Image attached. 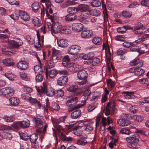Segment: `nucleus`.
Instances as JSON below:
<instances>
[{"label": "nucleus", "instance_id": "79ce46f5", "mask_svg": "<svg viewBox=\"0 0 149 149\" xmlns=\"http://www.w3.org/2000/svg\"><path fill=\"white\" fill-rule=\"evenodd\" d=\"M54 63L52 61H50L49 62L45 69L46 73L47 76V73L48 71V69H50L52 68L54 66Z\"/></svg>", "mask_w": 149, "mask_h": 149}, {"label": "nucleus", "instance_id": "dca6fc26", "mask_svg": "<svg viewBox=\"0 0 149 149\" xmlns=\"http://www.w3.org/2000/svg\"><path fill=\"white\" fill-rule=\"evenodd\" d=\"M100 59L97 58H95L91 59V60L90 61H86L84 62V63L86 64H92V65L93 66H96L100 62Z\"/></svg>", "mask_w": 149, "mask_h": 149}, {"label": "nucleus", "instance_id": "2f4dec72", "mask_svg": "<svg viewBox=\"0 0 149 149\" xmlns=\"http://www.w3.org/2000/svg\"><path fill=\"white\" fill-rule=\"evenodd\" d=\"M94 57V55L90 53L87 54H85L82 56V58L84 60H87V61L91 60Z\"/></svg>", "mask_w": 149, "mask_h": 149}, {"label": "nucleus", "instance_id": "6e6d98bb", "mask_svg": "<svg viewBox=\"0 0 149 149\" xmlns=\"http://www.w3.org/2000/svg\"><path fill=\"white\" fill-rule=\"evenodd\" d=\"M12 129L11 127L9 126L1 125H0V130H8Z\"/></svg>", "mask_w": 149, "mask_h": 149}, {"label": "nucleus", "instance_id": "49530a36", "mask_svg": "<svg viewBox=\"0 0 149 149\" xmlns=\"http://www.w3.org/2000/svg\"><path fill=\"white\" fill-rule=\"evenodd\" d=\"M83 124L84 131L87 132H90L91 131L93 130V127L89 124H85L84 123H83Z\"/></svg>", "mask_w": 149, "mask_h": 149}, {"label": "nucleus", "instance_id": "39448f33", "mask_svg": "<svg viewBox=\"0 0 149 149\" xmlns=\"http://www.w3.org/2000/svg\"><path fill=\"white\" fill-rule=\"evenodd\" d=\"M49 25L50 27L49 26V24H48L47 25L49 28H50L52 33L56 34L59 33V31H60V29L62 27L61 25L59 24L58 23H55L51 25L49 24Z\"/></svg>", "mask_w": 149, "mask_h": 149}, {"label": "nucleus", "instance_id": "412c9836", "mask_svg": "<svg viewBox=\"0 0 149 149\" xmlns=\"http://www.w3.org/2000/svg\"><path fill=\"white\" fill-rule=\"evenodd\" d=\"M92 35V33L90 31L84 30L82 32L81 36L83 38H88L91 37Z\"/></svg>", "mask_w": 149, "mask_h": 149}, {"label": "nucleus", "instance_id": "1a4fd4ad", "mask_svg": "<svg viewBox=\"0 0 149 149\" xmlns=\"http://www.w3.org/2000/svg\"><path fill=\"white\" fill-rule=\"evenodd\" d=\"M126 141L128 142L131 143H137L139 141V137L136 134L127 137Z\"/></svg>", "mask_w": 149, "mask_h": 149}, {"label": "nucleus", "instance_id": "f03ea898", "mask_svg": "<svg viewBox=\"0 0 149 149\" xmlns=\"http://www.w3.org/2000/svg\"><path fill=\"white\" fill-rule=\"evenodd\" d=\"M88 74L86 71L84 70H80L77 74V77L79 79L82 80L80 82H78L77 84L80 86L85 84L87 82Z\"/></svg>", "mask_w": 149, "mask_h": 149}, {"label": "nucleus", "instance_id": "13d9d810", "mask_svg": "<svg viewBox=\"0 0 149 149\" xmlns=\"http://www.w3.org/2000/svg\"><path fill=\"white\" fill-rule=\"evenodd\" d=\"M36 79L37 82H40L43 79V77L41 74H38L36 76Z\"/></svg>", "mask_w": 149, "mask_h": 149}, {"label": "nucleus", "instance_id": "e2e57ef3", "mask_svg": "<svg viewBox=\"0 0 149 149\" xmlns=\"http://www.w3.org/2000/svg\"><path fill=\"white\" fill-rule=\"evenodd\" d=\"M74 130V134L77 136H80L82 132L76 127L72 128Z\"/></svg>", "mask_w": 149, "mask_h": 149}, {"label": "nucleus", "instance_id": "0eeeda50", "mask_svg": "<svg viewBox=\"0 0 149 149\" xmlns=\"http://www.w3.org/2000/svg\"><path fill=\"white\" fill-rule=\"evenodd\" d=\"M81 47L79 46L74 45L70 47L68 49V53L74 55L76 54L80 50Z\"/></svg>", "mask_w": 149, "mask_h": 149}, {"label": "nucleus", "instance_id": "a19ab883", "mask_svg": "<svg viewBox=\"0 0 149 149\" xmlns=\"http://www.w3.org/2000/svg\"><path fill=\"white\" fill-rule=\"evenodd\" d=\"M37 36L38 39V42L34 45L35 47L38 50L40 49L41 45L40 43V34L38 31H37Z\"/></svg>", "mask_w": 149, "mask_h": 149}, {"label": "nucleus", "instance_id": "4be33fe9", "mask_svg": "<svg viewBox=\"0 0 149 149\" xmlns=\"http://www.w3.org/2000/svg\"><path fill=\"white\" fill-rule=\"evenodd\" d=\"M9 101L11 104L14 106L17 105L19 103V100L15 97H11L9 99Z\"/></svg>", "mask_w": 149, "mask_h": 149}, {"label": "nucleus", "instance_id": "680f3d73", "mask_svg": "<svg viewBox=\"0 0 149 149\" xmlns=\"http://www.w3.org/2000/svg\"><path fill=\"white\" fill-rule=\"evenodd\" d=\"M142 30L136 27L134 30V33L136 34L141 35L143 33Z\"/></svg>", "mask_w": 149, "mask_h": 149}, {"label": "nucleus", "instance_id": "ea45409f", "mask_svg": "<svg viewBox=\"0 0 149 149\" xmlns=\"http://www.w3.org/2000/svg\"><path fill=\"white\" fill-rule=\"evenodd\" d=\"M36 125L37 127H42L43 123L42 121L39 118H35Z\"/></svg>", "mask_w": 149, "mask_h": 149}, {"label": "nucleus", "instance_id": "603ef678", "mask_svg": "<svg viewBox=\"0 0 149 149\" xmlns=\"http://www.w3.org/2000/svg\"><path fill=\"white\" fill-rule=\"evenodd\" d=\"M34 70L37 73L42 72L43 71L42 68L39 65H37L35 66Z\"/></svg>", "mask_w": 149, "mask_h": 149}, {"label": "nucleus", "instance_id": "a211bd4d", "mask_svg": "<svg viewBox=\"0 0 149 149\" xmlns=\"http://www.w3.org/2000/svg\"><path fill=\"white\" fill-rule=\"evenodd\" d=\"M58 46L61 47H65L68 46V44L67 41L65 39H61L57 41Z\"/></svg>", "mask_w": 149, "mask_h": 149}, {"label": "nucleus", "instance_id": "37998d69", "mask_svg": "<svg viewBox=\"0 0 149 149\" xmlns=\"http://www.w3.org/2000/svg\"><path fill=\"white\" fill-rule=\"evenodd\" d=\"M132 119L138 122H141L143 120V117L140 115H134L132 117Z\"/></svg>", "mask_w": 149, "mask_h": 149}, {"label": "nucleus", "instance_id": "bf43d9fd", "mask_svg": "<svg viewBox=\"0 0 149 149\" xmlns=\"http://www.w3.org/2000/svg\"><path fill=\"white\" fill-rule=\"evenodd\" d=\"M107 107L114 110L115 109V104L113 102H109L107 104Z\"/></svg>", "mask_w": 149, "mask_h": 149}, {"label": "nucleus", "instance_id": "473e14b6", "mask_svg": "<svg viewBox=\"0 0 149 149\" xmlns=\"http://www.w3.org/2000/svg\"><path fill=\"white\" fill-rule=\"evenodd\" d=\"M144 72L145 70L144 69L140 68V67H136V70L135 71L136 75L140 76Z\"/></svg>", "mask_w": 149, "mask_h": 149}, {"label": "nucleus", "instance_id": "5701e85b", "mask_svg": "<svg viewBox=\"0 0 149 149\" xmlns=\"http://www.w3.org/2000/svg\"><path fill=\"white\" fill-rule=\"evenodd\" d=\"M77 7L78 10L81 11L82 12H86L88 11L91 10L85 4L79 5Z\"/></svg>", "mask_w": 149, "mask_h": 149}, {"label": "nucleus", "instance_id": "338daca9", "mask_svg": "<svg viewBox=\"0 0 149 149\" xmlns=\"http://www.w3.org/2000/svg\"><path fill=\"white\" fill-rule=\"evenodd\" d=\"M68 90L70 92H74L76 89V88L73 85H70L67 88Z\"/></svg>", "mask_w": 149, "mask_h": 149}, {"label": "nucleus", "instance_id": "b1692460", "mask_svg": "<svg viewBox=\"0 0 149 149\" xmlns=\"http://www.w3.org/2000/svg\"><path fill=\"white\" fill-rule=\"evenodd\" d=\"M46 93L47 96L52 97L55 94V90L52 88H47L46 90Z\"/></svg>", "mask_w": 149, "mask_h": 149}, {"label": "nucleus", "instance_id": "cd10ccee", "mask_svg": "<svg viewBox=\"0 0 149 149\" xmlns=\"http://www.w3.org/2000/svg\"><path fill=\"white\" fill-rule=\"evenodd\" d=\"M78 11V7H70L67 9V12L69 14H76Z\"/></svg>", "mask_w": 149, "mask_h": 149}, {"label": "nucleus", "instance_id": "c03bdc74", "mask_svg": "<svg viewBox=\"0 0 149 149\" xmlns=\"http://www.w3.org/2000/svg\"><path fill=\"white\" fill-rule=\"evenodd\" d=\"M5 76L10 80H13L15 78V76L10 72H7L5 74Z\"/></svg>", "mask_w": 149, "mask_h": 149}, {"label": "nucleus", "instance_id": "ddd939ff", "mask_svg": "<svg viewBox=\"0 0 149 149\" xmlns=\"http://www.w3.org/2000/svg\"><path fill=\"white\" fill-rule=\"evenodd\" d=\"M62 64L63 66L67 67H71L73 65V63H71L70 61L69 56H65L63 58Z\"/></svg>", "mask_w": 149, "mask_h": 149}, {"label": "nucleus", "instance_id": "58836bf2", "mask_svg": "<svg viewBox=\"0 0 149 149\" xmlns=\"http://www.w3.org/2000/svg\"><path fill=\"white\" fill-rule=\"evenodd\" d=\"M57 74V71L53 69L50 70L49 71H48L47 74H48L50 77L53 78L56 76Z\"/></svg>", "mask_w": 149, "mask_h": 149}, {"label": "nucleus", "instance_id": "9d476101", "mask_svg": "<svg viewBox=\"0 0 149 149\" xmlns=\"http://www.w3.org/2000/svg\"><path fill=\"white\" fill-rule=\"evenodd\" d=\"M77 101L78 98L77 97H72L67 101L66 104L68 107H74V106H76V105Z\"/></svg>", "mask_w": 149, "mask_h": 149}, {"label": "nucleus", "instance_id": "6ab92c4d", "mask_svg": "<svg viewBox=\"0 0 149 149\" xmlns=\"http://www.w3.org/2000/svg\"><path fill=\"white\" fill-rule=\"evenodd\" d=\"M130 64L132 66L138 65L137 67H141L143 65V63L141 60L139 58L135 59L130 62Z\"/></svg>", "mask_w": 149, "mask_h": 149}, {"label": "nucleus", "instance_id": "de8ad7c7", "mask_svg": "<svg viewBox=\"0 0 149 149\" xmlns=\"http://www.w3.org/2000/svg\"><path fill=\"white\" fill-rule=\"evenodd\" d=\"M3 119L8 122H12L15 120V118L13 117L6 115L4 116Z\"/></svg>", "mask_w": 149, "mask_h": 149}, {"label": "nucleus", "instance_id": "20e7f679", "mask_svg": "<svg viewBox=\"0 0 149 149\" xmlns=\"http://www.w3.org/2000/svg\"><path fill=\"white\" fill-rule=\"evenodd\" d=\"M97 10H92L85 12H82L81 13V18L83 20H86L88 19L91 16V15L96 16L98 15L95 14L97 12Z\"/></svg>", "mask_w": 149, "mask_h": 149}, {"label": "nucleus", "instance_id": "72a5a7b5", "mask_svg": "<svg viewBox=\"0 0 149 149\" xmlns=\"http://www.w3.org/2000/svg\"><path fill=\"white\" fill-rule=\"evenodd\" d=\"M59 123V122L57 120H56L53 121V123L54 125L58 131L60 132L61 130L62 129V127L61 125L58 124Z\"/></svg>", "mask_w": 149, "mask_h": 149}, {"label": "nucleus", "instance_id": "7c9ffc66", "mask_svg": "<svg viewBox=\"0 0 149 149\" xmlns=\"http://www.w3.org/2000/svg\"><path fill=\"white\" fill-rule=\"evenodd\" d=\"M29 102L30 103L32 104H36L39 107H40L41 106V104L39 101H38L36 99L32 98L31 97H29Z\"/></svg>", "mask_w": 149, "mask_h": 149}, {"label": "nucleus", "instance_id": "69168bd1", "mask_svg": "<svg viewBox=\"0 0 149 149\" xmlns=\"http://www.w3.org/2000/svg\"><path fill=\"white\" fill-rule=\"evenodd\" d=\"M20 76L22 79L27 81L28 80V78L27 77V75L26 74L23 72L20 73Z\"/></svg>", "mask_w": 149, "mask_h": 149}, {"label": "nucleus", "instance_id": "4468645a", "mask_svg": "<svg viewBox=\"0 0 149 149\" xmlns=\"http://www.w3.org/2000/svg\"><path fill=\"white\" fill-rule=\"evenodd\" d=\"M17 66L20 70H25L28 67V63L25 61H19L17 63Z\"/></svg>", "mask_w": 149, "mask_h": 149}, {"label": "nucleus", "instance_id": "864d4df0", "mask_svg": "<svg viewBox=\"0 0 149 149\" xmlns=\"http://www.w3.org/2000/svg\"><path fill=\"white\" fill-rule=\"evenodd\" d=\"M0 38L2 42H7L8 41V37L6 35L0 34Z\"/></svg>", "mask_w": 149, "mask_h": 149}, {"label": "nucleus", "instance_id": "5fc2aeb1", "mask_svg": "<svg viewBox=\"0 0 149 149\" xmlns=\"http://www.w3.org/2000/svg\"><path fill=\"white\" fill-rule=\"evenodd\" d=\"M84 106V104H77L76 106L74 107H70L68 109V111L69 112H71L73 111L74 109L80 108L81 107Z\"/></svg>", "mask_w": 149, "mask_h": 149}, {"label": "nucleus", "instance_id": "bb28decb", "mask_svg": "<svg viewBox=\"0 0 149 149\" xmlns=\"http://www.w3.org/2000/svg\"><path fill=\"white\" fill-rule=\"evenodd\" d=\"M81 113V111L80 110H77L71 113V117L73 119L77 118L80 115Z\"/></svg>", "mask_w": 149, "mask_h": 149}, {"label": "nucleus", "instance_id": "a18cd8bd", "mask_svg": "<svg viewBox=\"0 0 149 149\" xmlns=\"http://www.w3.org/2000/svg\"><path fill=\"white\" fill-rule=\"evenodd\" d=\"M122 14L124 17L127 18L130 17L132 15V13L131 12L127 10L123 11L122 12Z\"/></svg>", "mask_w": 149, "mask_h": 149}, {"label": "nucleus", "instance_id": "423d86ee", "mask_svg": "<svg viewBox=\"0 0 149 149\" xmlns=\"http://www.w3.org/2000/svg\"><path fill=\"white\" fill-rule=\"evenodd\" d=\"M38 138L37 134L35 133L30 136V140L31 143V147L33 148L36 149L39 147V145L36 142Z\"/></svg>", "mask_w": 149, "mask_h": 149}, {"label": "nucleus", "instance_id": "3c124183", "mask_svg": "<svg viewBox=\"0 0 149 149\" xmlns=\"http://www.w3.org/2000/svg\"><path fill=\"white\" fill-rule=\"evenodd\" d=\"M149 37V35L148 34H146L144 35L141 38H139L138 40H135V42L137 43H140L141 42L144 41L146 38H148Z\"/></svg>", "mask_w": 149, "mask_h": 149}, {"label": "nucleus", "instance_id": "aec40b11", "mask_svg": "<svg viewBox=\"0 0 149 149\" xmlns=\"http://www.w3.org/2000/svg\"><path fill=\"white\" fill-rule=\"evenodd\" d=\"M77 17L76 14H69L65 16V19L67 21L71 22L75 20Z\"/></svg>", "mask_w": 149, "mask_h": 149}, {"label": "nucleus", "instance_id": "f704fd0d", "mask_svg": "<svg viewBox=\"0 0 149 149\" xmlns=\"http://www.w3.org/2000/svg\"><path fill=\"white\" fill-rule=\"evenodd\" d=\"M3 138L6 139L11 140L13 138V136L10 133L3 132L2 134Z\"/></svg>", "mask_w": 149, "mask_h": 149}, {"label": "nucleus", "instance_id": "2eb2a0df", "mask_svg": "<svg viewBox=\"0 0 149 149\" xmlns=\"http://www.w3.org/2000/svg\"><path fill=\"white\" fill-rule=\"evenodd\" d=\"M2 63L4 65L6 66H12L15 64L13 60L10 58H7L3 60Z\"/></svg>", "mask_w": 149, "mask_h": 149}, {"label": "nucleus", "instance_id": "f257e3e1", "mask_svg": "<svg viewBox=\"0 0 149 149\" xmlns=\"http://www.w3.org/2000/svg\"><path fill=\"white\" fill-rule=\"evenodd\" d=\"M23 44V42L21 40H19L18 42H16L14 40L9 41L8 42V44L10 48H13L14 49L10 51L9 49L6 46L2 45L1 47L2 51L3 53L8 52V54L12 55L15 52V49L18 48L19 46L22 45Z\"/></svg>", "mask_w": 149, "mask_h": 149}, {"label": "nucleus", "instance_id": "c756f323", "mask_svg": "<svg viewBox=\"0 0 149 149\" xmlns=\"http://www.w3.org/2000/svg\"><path fill=\"white\" fill-rule=\"evenodd\" d=\"M92 42L95 45H99L102 43V39L100 37H95L93 38Z\"/></svg>", "mask_w": 149, "mask_h": 149}, {"label": "nucleus", "instance_id": "052dcab7", "mask_svg": "<svg viewBox=\"0 0 149 149\" xmlns=\"http://www.w3.org/2000/svg\"><path fill=\"white\" fill-rule=\"evenodd\" d=\"M125 26L120 27L117 29V31L119 33H123L126 32Z\"/></svg>", "mask_w": 149, "mask_h": 149}, {"label": "nucleus", "instance_id": "7ed1b4c3", "mask_svg": "<svg viewBox=\"0 0 149 149\" xmlns=\"http://www.w3.org/2000/svg\"><path fill=\"white\" fill-rule=\"evenodd\" d=\"M14 93L13 89L10 87H6L0 90V95H3L9 97L12 96Z\"/></svg>", "mask_w": 149, "mask_h": 149}, {"label": "nucleus", "instance_id": "c9c22d12", "mask_svg": "<svg viewBox=\"0 0 149 149\" xmlns=\"http://www.w3.org/2000/svg\"><path fill=\"white\" fill-rule=\"evenodd\" d=\"M31 8L34 12H36L38 11L40 8L39 3L37 2L33 3L31 5Z\"/></svg>", "mask_w": 149, "mask_h": 149}, {"label": "nucleus", "instance_id": "c85d7f7f", "mask_svg": "<svg viewBox=\"0 0 149 149\" xmlns=\"http://www.w3.org/2000/svg\"><path fill=\"white\" fill-rule=\"evenodd\" d=\"M91 93V91L89 89H87L83 93V96L84 97V102L83 104H84V105L86 104V100L88 98V96Z\"/></svg>", "mask_w": 149, "mask_h": 149}, {"label": "nucleus", "instance_id": "f3484780", "mask_svg": "<svg viewBox=\"0 0 149 149\" xmlns=\"http://www.w3.org/2000/svg\"><path fill=\"white\" fill-rule=\"evenodd\" d=\"M47 85L46 83L44 82L43 83V87L40 86L38 87L37 86H35V88L38 92L40 94H42L45 93V92L47 88Z\"/></svg>", "mask_w": 149, "mask_h": 149}, {"label": "nucleus", "instance_id": "4d7b16f0", "mask_svg": "<svg viewBox=\"0 0 149 149\" xmlns=\"http://www.w3.org/2000/svg\"><path fill=\"white\" fill-rule=\"evenodd\" d=\"M61 135L63 137V141H71L73 140V138L67 137L65 136L63 133H61Z\"/></svg>", "mask_w": 149, "mask_h": 149}, {"label": "nucleus", "instance_id": "f8f14e48", "mask_svg": "<svg viewBox=\"0 0 149 149\" xmlns=\"http://www.w3.org/2000/svg\"><path fill=\"white\" fill-rule=\"evenodd\" d=\"M68 80V77L66 76H63L60 77L58 79L57 83L60 86H63L65 85Z\"/></svg>", "mask_w": 149, "mask_h": 149}, {"label": "nucleus", "instance_id": "4c0bfd02", "mask_svg": "<svg viewBox=\"0 0 149 149\" xmlns=\"http://www.w3.org/2000/svg\"><path fill=\"white\" fill-rule=\"evenodd\" d=\"M91 5L93 7H99L101 5V3L99 0H93L91 3Z\"/></svg>", "mask_w": 149, "mask_h": 149}, {"label": "nucleus", "instance_id": "0e129e2a", "mask_svg": "<svg viewBox=\"0 0 149 149\" xmlns=\"http://www.w3.org/2000/svg\"><path fill=\"white\" fill-rule=\"evenodd\" d=\"M56 96L58 97H62L64 95V92L62 90H58L56 93Z\"/></svg>", "mask_w": 149, "mask_h": 149}, {"label": "nucleus", "instance_id": "393cba45", "mask_svg": "<svg viewBox=\"0 0 149 149\" xmlns=\"http://www.w3.org/2000/svg\"><path fill=\"white\" fill-rule=\"evenodd\" d=\"M32 22L35 26L39 27L42 24L41 21L36 17H35L32 19Z\"/></svg>", "mask_w": 149, "mask_h": 149}, {"label": "nucleus", "instance_id": "8fccbe9b", "mask_svg": "<svg viewBox=\"0 0 149 149\" xmlns=\"http://www.w3.org/2000/svg\"><path fill=\"white\" fill-rule=\"evenodd\" d=\"M60 31L59 33L66 34L70 33L71 32L68 29L65 28H62V27L61 28Z\"/></svg>", "mask_w": 149, "mask_h": 149}, {"label": "nucleus", "instance_id": "9b49d317", "mask_svg": "<svg viewBox=\"0 0 149 149\" xmlns=\"http://www.w3.org/2000/svg\"><path fill=\"white\" fill-rule=\"evenodd\" d=\"M83 28V25L80 23H74L72 26V29L74 31L79 32L82 31Z\"/></svg>", "mask_w": 149, "mask_h": 149}, {"label": "nucleus", "instance_id": "774afa93", "mask_svg": "<svg viewBox=\"0 0 149 149\" xmlns=\"http://www.w3.org/2000/svg\"><path fill=\"white\" fill-rule=\"evenodd\" d=\"M142 5L147 7H149V0H143L141 2Z\"/></svg>", "mask_w": 149, "mask_h": 149}, {"label": "nucleus", "instance_id": "a878e982", "mask_svg": "<svg viewBox=\"0 0 149 149\" xmlns=\"http://www.w3.org/2000/svg\"><path fill=\"white\" fill-rule=\"evenodd\" d=\"M19 15L20 17L25 21L28 20V15L26 13L22 10H19Z\"/></svg>", "mask_w": 149, "mask_h": 149}, {"label": "nucleus", "instance_id": "09e8293b", "mask_svg": "<svg viewBox=\"0 0 149 149\" xmlns=\"http://www.w3.org/2000/svg\"><path fill=\"white\" fill-rule=\"evenodd\" d=\"M120 133L123 134H126L129 135L131 133V131L126 128H122L120 131Z\"/></svg>", "mask_w": 149, "mask_h": 149}, {"label": "nucleus", "instance_id": "6e6552de", "mask_svg": "<svg viewBox=\"0 0 149 149\" xmlns=\"http://www.w3.org/2000/svg\"><path fill=\"white\" fill-rule=\"evenodd\" d=\"M125 116L126 117H128V115L127 114H123L122 116V118L118 120L117 121L118 123L120 125L122 126H127L130 123V122L129 120L125 119H123L122 118V117L123 116L124 117Z\"/></svg>", "mask_w": 149, "mask_h": 149}, {"label": "nucleus", "instance_id": "e433bc0d", "mask_svg": "<svg viewBox=\"0 0 149 149\" xmlns=\"http://www.w3.org/2000/svg\"><path fill=\"white\" fill-rule=\"evenodd\" d=\"M72 70L74 71H78L83 68L82 66L78 64H73V65L71 67Z\"/></svg>", "mask_w": 149, "mask_h": 149}]
</instances>
